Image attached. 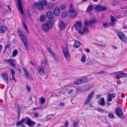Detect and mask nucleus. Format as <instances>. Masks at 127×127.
Here are the masks:
<instances>
[{
    "label": "nucleus",
    "instance_id": "obj_30",
    "mask_svg": "<svg viewBox=\"0 0 127 127\" xmlns=\"http://www.w3.org/2000/svg\"><path fill=\"white\" fill-rule=\"evenodd\" d=\"M46 20V17L45 15H41L40 18V20L41 22H43Z\"/></svg>",
    "mask_w": 127,
    "mask_h": 127
},
{
    "label": "nucleus",
    "instance_id": "obj_1",
    "mask_svg": "<svg viewBox=\"0 0 127 127\" xmlns=\"http://www.w3.org/2000/svg\"><path fill=\"white\" fill-rule=\"evenodd\" d=\"M52 25V22L50 21H48L42 24L41 28L42 30L45 32L48 31L51 28Z\"/></svg>",
    "mask_w": 127,
    "mask_h": 127
},
{
    "label": "nucleus",
    "instance_id": "obj_3",
    "mask_svg": "<svg viewBox=\"0 0 127 127\" xmlns=\"http://www.w3.org/2000/svg\"><path fill=\"white\" fill-rule=\"evenodd\" d=\"M97 22L96 19L93 18H91L90 21H89L88 19L86 20L85 22V26L88 25L90 26L92 25H93Z\"/></svg>",
    "mask_w": 127,
    "mask_h": 127
},
{
    "label": "nucleus",
    "instance_id": "obj_48",
    "mask_svg": "<svg viewBox=\"0 0 127 127\" xmlns=\"http://www.w3.org/2000/svg\"><path fill=\"white\" fill-rule=\"evenodd\" d=\"M39 114L38 112H35L34 113V117L36 118H37Z\"/></svg>",
    "mask_w": 127,
    "mask_h": 127
},
{
    "label": "nucleus",
    "instance_id": "obj_62",
    "mask_svg": "<svg viewBox=\"0 0 127 127\" xmlns=\"http://www.w3.org/2000/svg\"><path fill=\"white\" fill-rule=\"evenodd\" d=\"M51 55L53 56L54 58H55V57L57 56L55 53L54 52Z\"/></svg>",
    "mask_w": 127,
    "mask_h": 127
},
{
    "label": "nucleus",
    "instance_id": "obj_10",
    "mask_svg": "<svg viewBox=\"0 0 127 127\" xmlns=\"http://www.w3.org/2000/svg\"><path fill=\"white\" fill-rule=\"evenodd\" d=\"M58 26L60 28V30L63 31L65 28V25L63 22L60 21L59 23Z\"/></svg>",
    "mask_w": 127,
    "mask_h": 127
},
{
    "label": "nucleus",
    "instance_id": "obj_39",
    "mask_svg": "<svg viewBox=\"0 0 127 127\" xmlns=\"http://www.w3.org/2000/svg\"><path fill=\"white\" fill-rule=\"evenodd\" d=\"M23 27L27 31V33H29V32L28 31V29L27 28V27L26 26V25L25 24V23L23 22Z\"/></svg>",
    "mask_w": 127,
    "mask_h": 127
},
{
    "label": "nucleus",
    "instance_id": "obj_53",
    "mask_svg": "<svg viewBox=\"0 0 127 127\" xmlns=\"http://www.w3.org/2000/svg\"><path fill=\"white\" fill-rule=\"evenodd\" d=\"M109 24L112 26H114L115 25V22H109Z\"/></svg>",
    "mask_w": 127,
    "mask_h": 127
},
{
    "label": "nucleus",
    "instance_id": "obj_31",
    "mask_svg": "<svg viewBox=\"0 0 127 127\" xmlns=\"http://www.w3.org/2000/svg\"><path fill=\"white\" fill-rule=\"evenodd\" d=\"M80 45V43L79 41H76L75 42L73 46L74 47L76 48H78Z\"/></svg>",
    "mask_w": 127,
    "mask_h": 127
},
{
    "label": "nucleus",
    "instance_id": "obj_34",
    "mask_svg": "<svg viewBox=\"0 0 127 127\" xmlns=\"http://www.w3.org/2000/svg\"><path fill=\"white\" fill-rule=\"evenodd\" d=\"M67 15V13L66 12L64 11L61 14V17L63 18H65Z\"/></svg>",
    "mask_w": 127,
    "mask_h": 127
},
{
    "label": "nucleus",
    "instance_id": "obj_44",
    "mask_svg": "<svg viewBox=\"0 0 127 127\" xmlns=\"http://www.w3.org/2000/svg\"><path fill=\"white\" fill-rule=\"evenodd\" d=\"M108 116L110 118H114V116L113 114L110 113L108 115Z\"/></svg>",
    "mask_w": 127,
    "mask_h": 127
},
{
    "label": "nucleus",
    "instance_id": "obj_4",
    "mask_svg": "<svg viewBox=\"0 0 127 127\" xmlns=\"http://www.w3.org/2000/svg\"><path fill=\"white\" fill-rule=\"evenodd\" d=\"M63 52L67 61L69 62L70 60V56L67 49L66 48H64L63 50Z\"/></svg>",
    "mask_w": 127,
    "mask_h": 127
},
{
    "label": "nucleus",
    "instance_id": "obj_9",
    "mask_svg": "<svg viewBox=\"0 0 127 127\" xmlns=\"http://www.w3.org/2000/svg\"><path fill=\"white\" fill-rule=\"evenodd\" d=\"M95 9L96 11H100L106 10L107 9V8L105 6L98 5L95 8Z\"/></svg>",
    "mask_w": 127,
    "mask_h": 127
},
{
    "label": "nucleus",
    "instance_id": "obj_18",
    "mask_svg": "<svg viewBox=\"0 0 127 127\" xmlns=\"http://www.w3.org/2000/svg\"><path fill=\"white\" fill-rule=\"evenodd\" d=\"M46 99L43 97H41L39 99V103L41 104H43L46 102Z\"/></svg>",
    "mask_w": 127,
    "mask_h": 127
},
{
    "label": "nucleus",
    "instance_id": "obj_13",
    "mask_svg": "<svg viewBox=\"0 0 127 127\" xmlns=\"http://www.w3.org/2000/svg\"><path fill=\"white\" fill-rule=\"evenodd\" d=\"M46 17L49 19L53 18L54 16V14L51 11H49L46 13Z\"/></svg>",
    "mask_w": 127,
    "mask_h": 127
},
{
    "label": "nucleus",
    "instance_id": "obj_57",
    "mask_svg": "<svg viewBox=\"0 0 127 127\" xmlns=\"http://www.w3.org/2000/svg\"><path fill=\"white\" fill-rule=\"evenodd\" d=\"M103 26L105 28H107L108 26V25L107 23H103Z\"/></svg>",
    "mask_w": 127,
    "mask_h": 127
},
{
    "label": "nucleus",
    "instance_id": "obj_21",
    "mask_svg": "<svg viewBox=\"0 0 127 127\" xmlns=\"http://www.w3.org/2000/svg\"><path fill=\"white\" fill-rule=\"evenodd\" d=\"M7 30V28L3 26H0V33H3Z\"/></svg>",
    "mask_w": 127,
    "mask_h": 127
},
{
    "label": "nucleus",
    "instance_id": "obj_52",
    "mask_svg": "<svg viewBox=\"0 0 127 127\" xmlns=\"http://www.w3.org/2000/svg\"><path fill=\"white\" fill-rule=\"evenodd\" d=\"M47 49L49 52L51 54L53 52L51 50L50 48L49 47H48L47 48Z\"/></svg>",
    "mask_w": 127,
    "mask_h": 127
},
{
    "label": "nucleus",
    "instance_id": "obj_16",
    "mask_svg": "<svg viewBox=\"0 0 127 127\" xmlns=\"http://www.w3.org/2000/svg\"><path fill=\"white\" fill-rule=\"evenodd\" d=\"M71 14H70L69 16L70 18H74L77 15V11H74L72 12H70Z\"/></svg>",
    "mask_w": 127,
    "mask_h": 127
},
{
    "label": "nucleus",
    "instance_id": "obj_7",
    "mask_svg": "<svg viewBox=\"0 0 127 127\" xmlns=\"http://www.w3.org/2000/svg\"><path fill=\"white\" fill-rule=\"evenodd\" d=\"M18 3L17 6L19 10H20L22 14L24 15L25 13L23 10V8L22 6V3L21 0H18L17 1Z\"/></svg>",
    "mask_w": 127,
    "mask_h": 127
},
{
    "label": "nucleus",
    "instance_id": "obj_25",
    "mask_svg": "<svg viewBox=\"0 0 127 127\" xmlns=\"http://www.w3.org/2000/svg\"><path fill=\"white\" fill-rule=\"evenodd\" d=\"M82 83L81 78H79L75 81L74 84L76 85H79Z\"/></svg>",
    "mask_w": 127,
    "mask_h": 127
},
{
    "label": "nucleus",
    "instance_id": "obj_55",
    "mask_svg": "<svg viewBox=\"0 0 127 127\" xmlns=\"http://www.w3.org/2000/svg\"><path fill=\"white\" fill-rule=\"evenodd\" d=\"M65 7H66L65 5L64 4H62L61 5V6H60V7L62 9H64L65 8Z\"/></svg>",
    "mask_w": 127,
    "mask_h": 127
},
{
    "label": "nucleus",
    "instance_id": "obj_5",
    "mask_svg": "<svg viewBox=\"0 0 127 127\" xmlns=\"http://www.w3.org/2000/svg\"><path fill=\"white\" fill-rule=\"evenodd\" d=\"M120 38L124 42L127 41V38L126 36L122 32H119L118 35Z\"/></svg>",
    "mask_w": 127,
    "mask_h": 127
},
{
    "label": "nucleus",
    "instance_id": "obj_41",
    "mask_svg": "<svg viewBox=\"0 0 127 127\" xmlns=\"http://www.w3.org/2000/svg\"><path fill=\"white\" fill-rule=\"evenodd\" d=\"M127 76V73H121V78H124Z\"/></svg>",
    "mask_w": 127,
    "mask_h": 127
},
{
    "label": "nucleus",
    "instance_id": "obj_24",
    "mask_svg": "<svg viewBox=\"0 0 127 127\" xmlns=\"http://www.w3.org/2000/svg\"><path fill=\"white\" fill-rule=\"evenodd\" d=\"M39 3L42 5H46L47 4V2L46 0H40Z\"/></svg>",
    "mask_w": 127,
    "mask_h": 127
},
{
    "label": "nucleus",
    "instance_id": "obj_60",
    "mask_svg": "<svg viewBox=\"0 0 127 127\" xmlns=\"http://www.w3.org/2000/svg\"><path fill=\"white\" fill-rule=\"evenodd\" d=\"M11 72L12 75V76H13L15 74L14 70L13 69H11Z\"/></svg>",
    "mask_w": 127,
    "mask_h": 127
},
{
    "label": "nucleus",
    "instance_id": "obj_64",
    "mask_svg": "<svg viewBox=\"0 0 127 127\" xmlns=\"http://www.w3.org/2000/svg\"><path fill=\"white\" fill-rule=\"evenodd\" d=\"M78 32L80 33V34L81 35H83L84 34L83 32L82 31L80 30L78 31Z\"/></svg>",
    "mask_w": 127,
    "mask_h": 127
},
{
    "label": "nucleus",
    "instance_id": "obj_6",
    "mask_svg": "<svg viewBox=\"0 0 127 127\" xmlns=\"http://www.w3.org/2000/svg\"><path fill=\"white\" fill-rule=\"evenodd\" d=\"M115 112L116 114L121 118L124 117V115L122 110L119 108H117L115 110Z\"/></svg>",
    "mask_w": 127,
    "mask_h": 127
},
{
    "label": "nucleus",
    "instance_id": "obj_27",
    "mask_svg": "<svg viewBox=\"0 0 127 127\" xmlns=\"http://www.w3.org/2000/svg\"><path fill=\"white\" fill-rule=\"evenodd\" d=\"M25 121V119H22L20 121L16 123V126H20Z\"/></svg>",
    "mask_w": 127,
    "mask_h": 127
},
{
    "label": "nucleus",
    "instance_id": "obj_22",
    "mask_svg": "<svg viewBox=\"0 0 127 127\" xmlns=\"http://www.w3.org/2000/svg\"><path fill=\"white\" fill-rule=\"evenodd\" d=\"M47 5V8L50 9H52L54 6V4L53 3H50Z\"/></svg>",
    "mask_w": 127,
    "mask_h": 127
},
{
    "label": "nucleus",
    "instance_id": "obj_58",
    "mask_svg": "<svg viewBox=\"0 0 127 127\" xmlns=\"http://www.w3.org/2000/svg\"><path fill=\"white\" fill-rule=\"evenodd\" d=\"M107 72L106 71H100L98 72V74H104L105 73H106Z\"/></svg>",
    "mask_w": 127,
    "mask_h": 127
},
{
    "label": "nucleus",
    "instance_id": "obj_8",
    "mask_svg": "<svg viewBox=\"0 0 127 127\" xmlns=\"http://www.w3.org/2000/svg\"><path fill=\"white\" fill-rule=\"evenodd\" d=\"M33 6L36 9L40 10H43L44 9L43 6L38 2L34 3L33 4Z\"/></svg>",
    "mask_w": 127,
    "mask_h": 127
},
{
    "label": "nucleus",
    "instance_id": "obj_26",
    "mask_svg": "<svg viewBox=\"0 0 127 127\" xmlns=\"http://www.w3.org/2000/svg\"><path fill=\"white\" fill-rule=\"evenodd\" d=\"M94 8L93 6L92 5H90L88 7L87 11V12H89L92 11Z\"/></svg>",
    "mask_w": 127,
    "mask_h": 127
},
{
    "label": "nucleus",
    "instance_id": "obj_2",
    "mask_svg": "<svg viewBox=\"0 0 127 127\" xmlns=\"http://www.w3.org/2000/svg\"><path fill=\"white\" fill-rule=\"evenodd\" d=\"M92 88V86L90 85L83 86L77 88L78 90L80 92L83 93L90 90Z\"/></svg>",
    "mask_w": 127,
    "mask_h": 127
},
{
    "label": "nucleus",
    "instance_id": "obj_37",
    "mask_svg": "<svg viewBox=\"0 0 127 127\" xmlns=\"http://www.w3.org/2000/svg\"><path fill=\"white\" fill-rule=\"evenodd\" d=\"M84 25L83 28L84 31L86 32H88L89 30L88 28H87V27L88 25L85 26V23H84Z\"/></svg>",
    "mask_w": 127,
    "mask_h": 127
},
{
    "label": "nucleus",
    "instance_id": "obj_38",
    "mask_svg": "<svg viewBox=\"0 0 127 127\" xmlns=\"http://www.w3.org/2000/svg\"><path fill=\"white\" fill-rule=\"evenodd\" d=\"M95 110L99 112L103 113L104 111V110L101 108H98L96 109H94Z\"/></svg>",
    "mask_w": 127,
    "mask_h": 127
},
{
    "label": "nucleus",
    "instance_id": "obj_19",
    "mask_svg": "<svg viewBox=\"0 0 127 127\" xmlns=\"http://www.w3.org/2000/svg\"><path fill=\"white\" fill-rule=\"evenodd\" d=\"M43 68L40 66L38 68L37 70L39 74L40 75H42L44 73V71Z\"/></svg>",
    "mask_w": 127,
    "mask_h": 127
},
{
    "label": "nucleus",
    "instance_id": "obj_49",
    "mask_svg": "<svg viewBox=\"0 0 127 127\" xmlns=\"http://www.w3.org/2000/svg\"><path fill=\"white\" fill-rule=\"evenodd\" d=\"M78 121H77L76 122H75L74 121V124H73V126L75 127H76L78 125Z\"/></svg>",
    "mask_w": 127,
    "mask_h": 127
},
{
    "label": "nucleus",
    "instance_id": "obj_35",
    "mask_svg": "<svg viewBox=\"0 0 127 127\" xmlns=\"http://www.w3.org/2000/svg\"><path fill=\"white\" fill-rule=\"evenodd\" d=\"M20 36L23 43L28 41L26 38L24 37V36L23 35H22Z\"/></svg>",
    "mask_w": 127,
    "mask_h": 127
},
{
    "label": "nucleus",
    "instance_id": "obj_20",
    "mask_svg": "<svg viewBox=\"0 0 127 127\" xmlns=\"http://www.w3.org/2000/svg\"><path fill=\"white\" fill-rule=\"evenodd\" d=\"M93 97V96H88L85 102L84 103L85 105H87L91 101V98Z\"/></svg>",
    "mask_w": 127,
    "mask_h": 127
},
{
    "label": "nucleus",
    "instance_id": "obj_46",
    "mask_svg": "<svg viewBox=\"0 0 127 127\" xmlns=\"http://www.w3.org/2000/svg\"><path fill=\"white\" fill-rule=\"evenodd\" d=\"M73 89H70L68 92V94L70 95L71 93H72L73 92Z\"/></svg>",
    "mask_w": 127,
    "mask_h": 127
},
{
    "label": "nucleus",
    "instance_id": "obj_56",
    "mask_svg": "<svg viewBox=\"0 0 127 127\" xmlns=\"http://www.w3.org/2000/svg\"><path fill=\"white\" fill-rule=\"evenodd\" d=\"M11 44H8L6 46H5V49H6L7 48H9L11 46Z\"/></svg>",
    "mask_w": 127,
    "mask_h": 127
},
{
    "label": "nucleus",
    "instance_id": "obj_14",
    "mask_svg": "<svg viewBox=\"0 0 127 127\" xmlns=\"http://www.w3.org/2000/svg\"><path fill=\"white\" fill-rule=\"evenodd\" d=\"M98 104L102 106H104L105 104L104 98L103 97L101 98L100 100L98 101Z\"/></svg>",
    "mask_w": 127,
    "mask_h": 127
},
{
    "label": "nucleus",
    "instance_id": "obj_61",
    "mask_svg": "<svg viewBox=\"0 0 127 127\" xmlns=\"http://www.w3.org/2000/svg\"><path fill=\"white\" fill-rule=\"evenodd\" d=\"M50 117L48 118V120H50L53 119L54 117V116L53 115H50Z\"/></svg>",
    "mask_w": 127,
    "mask_h": 127
},
{
    "label": "nucleus",
    "instance_id": "obj_17",
    "mask_svg": "<svg viewBox=\"0 0 127 127\" xmlns=\"http://www.w3.org/2000/svg\"><path fill=\"white\" fill-rule=\"evenodd\" d=\"M76 24L74 25V26L76 27V30H78L77 26H78L79 27L81 28L82 27V23L81 22V21H76Z\"/></svg>",
    "mask_w": 127,
    "mask_h": 127
},
{
    "label": "nucleus",
    "instance_id": "obj_32",
    "mask_svg": "<svg viewBox=\"0 0 127 127\" xmlns=\"http://www.w3.org/2000/svg\"><path fill=\"white\" fill-rule=\"evenodd\" d=\"M24 71L25 72V76L27 78H29L30 77V74L28 72L27 69L26 68L24 69Z\"/></svg>",
    "mask_w": 127,
    "mask_h": 127
},
{
    "label": "nucleus",
    "instance_id": "obj_43",
    "mask_svg": "<svg viewBox=\"0 0 127 127\" xmlns=\"http://www.w3.org/2000/svg\"><path fill=\"white\" fill-rule=\"evenodd\" d=\"M86 60V58L85 56H82L81 59V61L83 62H84Z\"/></svg>",
    "mask_w": 127,
    "mask_h": 127
},
{
    "label": "nucleus",
    "instance_id": "obj_50",
    "mask_svg": "<svg viewBox=\"0 0 127 127\" xmlns=\"http://www.w3.org/2000/svg\"><path fill=\"white\" fill-rule=\"evenodd\" d=\"M65 94V93L63 92V90L60 91V92H58V95H64Z\"/></svg>",
    "mask_w": 127,
    "mask_h": 127
},
{
    "label": "nucleus",
    "instance_id": "obj_47",
    "mask_svg": "<svg viewBox=\"0 0 127 127\" xmlns=\"http://www.w3.org/2000/svg\"><path fill=\"white\" fill-rule=\"evenodd\" d=\"M64 102L59 103L58 104V106H59L64 107Z\"/></svg>",
    "mask_w": 127,
    "mask_h": 127
},
{
    "label": "nucleus",
    "instance_id": "obj_40",
    "mask_svg": "<svg viewBox=\"0 0 127 127\" xmlns=\"http://www.w3.org/2000/svg\"><path fill=\"white\" fill-rule=\"evenodd\" d=\"M9 63L11 65L13 66V67H15L16 65L13 62V61L12 60H11Z\"/></svg>",
    "mask_w": 127,
    "mask_h": 127
},
{
    "label": "nucleus",
    "instance_id": "obj_51",
    "mask_svg": "<svg viewBox=\"0 0 127 127\" xmlns=\"http://www.w3.org/2000/svg\"><path fill=\"white\" fill-rule=\"evenodd\" d=\"M111 21H112V22H115L116 21V20L114 16H111Z\"/></svg>",
    "mask_w": 127,
    "mask_h": 127
},
{
    "label": "nucleus",
    "instance_id": "obj_36",
    "mask_svg": "<svg viewBox=\"0 0 127 127\" xmlns=\"http://www.w3.org/2000/svg\"><path fill=\"white\" fill-rule=\"evenodd\" d=\"M115 97V96H108L107 100L108 101H111L112 100V98Z\"/></svg>",
    "mask_w": 127,
    "mask_h": 127
},
{
    "label": "nucleus",
    "instance_id": "obj_33",
    "mask_svg": "<svg viewBox=\"0 0 127 127\" xmlns=\"http://www.w3.org/2000/svg\"><path fill=\"white\" fill-rule=\"evenodd\" d=\"M81 79L82 83L87 82L89 80V79L86 77H83Z\"/></svg>",
    "mask_w": 127,
    "mask_h": 127
},
{
    "label": "nucleus",
    "instance_id": "obj_59",
    "mask_svg": "<svg viewBox=\"0 0 127 127\" xmlns=\"http://www.w3.org/2000/svg\"><path fill=\"white\" fill-rule=\"evenodd\" d=\"M26 88L27 91L28 92L29 91L31 90V88L30 87H29L28 85H26Z\"/></svg>",
    "mask_w": 127,
    "mask_h": 127
},
{
    "label": "nucleus",
    "instance_id": "obj_42",
    "mask_svg": "<svg viewBox=\"0 0 127 127\" xmlns=\"http://www.w3.org/2000/svg\"><path fill=\"white\" fill-rule=\"evenodd\" d=\"M17 50H14L13 52V56L14 57L16 56L17 53Z\"/></svg>",
    "mask_w": 127,
    "mask_h": 127
},
{
    "label": "nucleus",
    "instance_id": "obj_54",
    "mask_svg": "<svg viewBox=\"0 0 127 127\" xmlns=\"http://www.w3.org/2000/svg\"><path fill=\"white\" fill-rule=\"evenodd\" d=\"M28 14L31 20L32 19V15L30 13L29 11H27Z\"/></svg>",
    "mask_w": 127,
    "mask_h": 127
},
{
    "label": "nucleus",
    "instance_id": "obj_15",
    "mask_svg": "<svg viewBox=\"0 0 127 127\" xmlns=\"http://www.w3.org/2000/svg\"><path fill=\"white\" fill-rule=\"evenodd\" d=\"M54 12L55 15L56 16H58L60 13V9L59 7H56L54 9Z\"/></svg>",
    "mask_w": 127,
    "mask_h": 127
},
{
    "label": "nucleus",
    "instance_id": "obj_28",
    "mask_svg": "<svg viewBox=\"0 0 127 127\" xmlns=\"http://www.w3.org/2000/svg\"><path fill=\"white\" fill-rule=\"evenodd\" d=\"M23 43L25 46L26 50L27 51L29 50V45L28 42H26Z\"/></svg>",
    "mask_w": 127,
    "mask_h": 127
},
{
    "label": "nucleus",
    "instance_id": "obj_63",
    "mask_svg": "<svg viewBox=\"0 0 127 127\" xmlns=\"http://www.w3.org/2000/svg\"><path fill=\"white\" fill-rule=\"evenodd\" d=\"M95 92L94 91H92L88 95H93L95 94Z\"/></svg>",
    "mask_w": 127,
    "mask_h": 127
},
{
    "label": "nucleus",
    "instance_id": "obj_29",
    "mask_svg": "<svg viewBox=\"0 0 127 127\" xmlns=\"http://www.w3.org/2000/svg\"><path fill=\"white\" fill-rule=\"evenodd\" d=\"M69 11L70 13L74 12V11H76L73 9V4H71L70 5Z\"/></svg>",
    "mask_w": 127,
    "mask_h": 127
},
{
    "label": "nucleus",
    "instance_id": "obj_12",
    "mask_svg": "<svg viewBox=\"0 0 127 127\" xmlns=\"http://www.w3.org/2000/svg\"><path fill=\"white\" fill-rule=\"evenodd\" d=\"M1 76L3 77V79L5 80L6 83L8 84V75L5 73H3L1 74Z\"/></svg>",
    "mask_w": 127,
    "mask_h": 127
},
{
    "label": "nucleus",
    "instance_id": "obj_11",
    "mask_svg": "<svg viewBox=\"0 0 127 127\" xmlns=\"http://www.w3.org/2000/svg\"><path fill=\"white\" fill-rule=\"evenodd\" d=\"M26 124L29 126L32 127L35 124V122L32 121L30 119L28 118L27 120Z\"/></svg>",
    "mask_w": 127,
    "mask_h": 127
},
{
    "label": "nucleus",
    "instance_id": "obj_45",
    "mask_svg": "<svg viewBox=\"0 0 127 127\" xmlns=\"http://www.w3.org/2000/svg\"><path fill=\"white\" fill-rule=\"evenodd\" d=\"M121 76V73H120L116 75L115 77L116 78H120Z\"/></svg>",
    "mask_w": 127,
    "mask_h": 127
},
{
    "label": "nucleus",
    "instance_id": "obj_23",
    "mask_svg": "<svg viewBox=\"0 0 127 127\" xmlns=\"http://www.w3.org/2000/svg\"><path fill=\"white\" fill-rule=\"evenodd\" d=\"M47 64V60L45 59L44 61L43 62L41 63V66L40 67H41L43 68H45L46 67V64Z\"/></svg>",
    "mask_w": 127,
    "mask_h": 127
}]
</instances>
